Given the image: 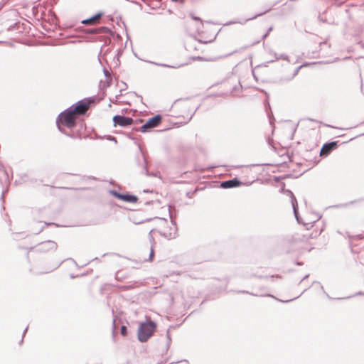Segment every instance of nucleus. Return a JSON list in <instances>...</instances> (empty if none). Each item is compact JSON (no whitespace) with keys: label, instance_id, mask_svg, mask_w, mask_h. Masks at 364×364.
Listing matches in <instances>:
<instances>
[{"label":"nucleus","instance_id":"f257e3e1","mask_svg":"<svg viewBox=\"0 0 364 364\" xmlns=\"http://www.w3.org/2000/svg\"><path fill=\"white\" fill-rule=\"evenodd\" d=\"M185 48L193 60H201L200 54L203 51V43L196 38H188L185 42Z\"/></svg>","mask_w":364,"mask_h":364},{"label":"nucleus","instance_id":"f03ea898","mask_svg":"<svg viewBox=\"0 0 364 364\" xmlns=\"http://www.w3.org/2000/svg\"><path fill=\"white\" fill-rule=\"evenodd\" d=\"M156 329V323L149 321L141 323L139 327L137 336L141 342L147 341L154 334Z\"/></svg>","mask_w":364,"mask_h":364},{"label":"nucleus","instance_id":"7ed1b4c3","mask_svg":"<svg viewBox=\"0 0 364 364\" xmlns=\"http://www.w3.org/2000/svg\"><path fill=\"white\" fill-rule=\"evenodd\" d=\"M75 119L76 115L70 109L62 112L59 116L60 122L68 128L75 125Z\"/></svg>","mask_w":364,"mask_h":364},{"label":"nucleus","instance_id":"20e7f679","mask_svg":"<svg viewBox=\"0 0 364 364\" xmlns=\"http://www.w3.org/2000/svg\"><path fill=\"white\" fill-rule=\"evenodd\" d=\"M93 101L91 100L85 99L77 102L70 109L75 113V115H81L85 114L89 109L90 104Z\"/></svg>","mask_w":364,"mask_h":364},{"label":"nucleus","instance_id":"39448f33","mask_svg":"<svg viewBox=\"0 0 364 364\" xmlns=\"http://www.w3.org/2000/svg\"><path fill=\"white\" fill-rule=\"evenodd\" d=\"M161 122V117L159 115L150 118L143 126L140 130L142 132H149L151 129L156 127Z\"/></svg>","mask_w":364,"mask_h":364},{"label":"nucleus","instance_id":"423d86ee","mask_svg":"<svg viewBox=\"0 0 364 364\" xmlns=\"http://www.w3.org/2000/svg\"><path fill=\"white\" fill-rule=\"evenodd\" d=\"M133 119L120 115H116L113 117L114 126L119 125L122 127L129 126L133 124Z\"/></svg>","mask_w":364,"mask_h":364},{"label":"nucleus","instance_id":"0eeeda50","mask_svg":"<svg viewBox=\"0 0 364 364\" xmlns=\"http://www.w3.org/2000/svg\"><path fill=\"white\" fill-rule=\"evenodd\" d=\"M338 147L337 141H332L330 143L325 144L321 151L320 156H328L333 150H335Z\"/></svg>","mask_w":364,"mask_h":364},{"label":"nucleus","instance_id":"6e6552de","mask_svg":"<svg viewBox=\"0 0 364 364\" xmlns=\"http://www.w3.org/2000/svg\"><path fill=\"white\" fill-rule=\"evenodd\" d=\"M102 16H103V14L102 12L97 13L94 16H92V17L90 18L83 20L82 21V23L85 24V25H95V24H97L99 23L100 19L102 18Z\"/></svg>","mask_w":364,"mask_h":364},{"label":"nucleus","instance_id":"1a4fd4ad","mask_svg":"<svg viewBox=\"0 0 364 364\" xmlns=\"http://www.w3.org/2000/svg\"><path fill=\"white\" fill-rule=\"evenodd\" d=\"M241 182L238 181L237 178H234L232 180L223 181L221 183V187L223 188H230L233 187H237L241 185Z\"/></svg>","mask_w":364,"mask_h":364},{"label":"nucleus","instance_id":"9d476101","mask_svg":"<svg viewBox=\"0 0 364 364\" xmlns=\"http://www.w3.org/2000/svg\"><path fill=\"white\" fill-rule=\"evenodd\" d=\"M117 197L120 199V200H122L124 201H126V202H129V203H136L137 200H138V198L136 196H133V195H129V194H125V195H122V194H117Z\"/></svg>","mask_w":364,"mask_h":364},{"label":"nucleus","instance_id":"9b49d317","mask_svg":"<svg viewBox=\"0 0 364 364\" xmlns=\"http://www.w3.org/2000/svg\"><path fill=\"white\" fill-rule=\"evenodd\" d=\"M120 333L123 336H126L127 335V328L125 326H122L121 327Z\"/></svg>","mask_w":364,"mask_h":364},{"label":"nucleus","instance_id":"f8f14e48","mask_svg":"<svg viewBox=\"0 0 364 364\" xmlns=\"http://www.w3.org/2000/svg\"><path fill=\"white\" fill-rule=\"evenodd\" d=\"M154 250L153 249H151V252H150V257H149V259L150 261H152L153 258H154Z\"/></svg>","mask_w":364,"mask_h":364},{"label":"nucleus","instance_id":"ddd939ff","mask_svg":"<svg viewBox=\"0 0 364 364\" xmlns=\"http://www.w3.org/2000/svg\"><path fill=\"white\" fill-rule=\"evenodd\" d=\"M191 18L196 21H200L201 22V19L198 17H195L193 16V15H191Z\"/></svg>","mask_w":364,"mask_h":364},{"label":"nucleus","instance_id":"4468645a","mask_svg":"<svg viewBox=\"0 0 364 364\" xmlns=\"http://www.w3.org/2000/svg\"><path fill=\"white\" fill-rule=\"evenodd\" d=\"M271 278H274V276H271ZM275 278H277V279H281L282 277H281L280 276H279V275H276V276H275Z\"/></svg>","mask_w":364,"mask_h":364},{"label":"nucleus","instance_id":"2eb2a0df","mask_svg":"<svg viewBox=\"0 0 364 364\" xmlns=\"http://www.w3.org/2000/svg\"><path fill=\"white\" fill-rule=\"evenodd\" d=\"M97 30H92V31H90V33H97Z\"/></svg>","mask_w":364,"mask_h":364}]
</instances>
